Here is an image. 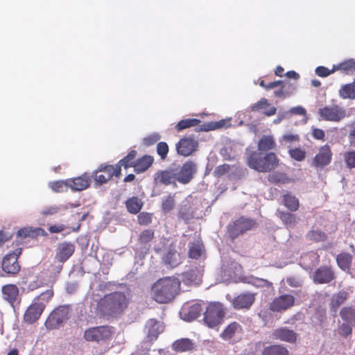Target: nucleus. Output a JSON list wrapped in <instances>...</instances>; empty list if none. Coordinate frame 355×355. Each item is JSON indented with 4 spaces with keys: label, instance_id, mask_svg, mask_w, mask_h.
<instances>
[{
    "label": "nucleus",
    "instance_id": "1",
    "mask_svg": "<svg viewBox=\"0 0 355 355\" xmlns=\"http://www.w3.org/2000/svg\"><path fill=\"white\" fill-rule=\"evenodd\" d=\"M128 304V300L123 292H113L99 300L95 312L102 317H112L123 313Z\"/></svg>",
    "mask_w": 355,
    "mask_h": 355
},
{
    "label": "nucleus",
    "instance_id": "2",
    "mask_svg": "<svg viewBox=\"0 0 355 355\" xmlns=\"http://www.w3.org/2000/svg\"><path fill=\"white\" fill-rule=\"evenodd\" d=\"M180 285L181 282L175 277L161 278L152 286V297L158 303H168L179 293Z\"/></svg>",
    "mask_w": 355,
    "mask_h": 355
},
{
    "label": "nucleus",
    "instance_id": "3",
    "mask_svg": "<svg viewBox=\"0 0 355 355\" xmlns=\"http://www.w3.org/2000/svg\"><path fill=\"white\" fill-rule=\"evenodd\" d=\"M246 164L252 169L260 173L270 172L277 168L280 159L275 153L263 154L259 151H250L246 157Z\"/></svg>",
    "mask_w": 355,
    "mask_h": 355
},
{
    "label": "nucleus",
    "instance_id": "4",
    "mask_svg": "<svg viewBox=\"0 0 355 355\" xmlns=\"http://www.w3.org/2000/svg\"><path fill=\"white\" fill-rule=\"evenodd\" d=\"M115 329L110 325H100L86 329L83 333V338L89 343L106 344L114 338Z\"/></svg>",
    "mask_w": 355,
    "mask_h": 355
},
{
    "label": "nucleus",
    "instance_id": "5",
    "mask_svg": "<svg viewBox=\"0 0 355 355\" xmlns=\"http://www.w3.org/2000/svg\"><path fill=\"white\" fill-rule=\"evenodd\" d=\"M225 314L220 303H210L204 313V322L209 328H214L223 322Z\"/></svg>",
    "mask_w": 355,
    "mask_h": 355
},
{
    "label": "nucleus",
    "instance_id": "6",
    "mask_svg": "<svg viewBox=\"0 0 355 355\" xmlns=\"http://www.w3.org/2000/svg\"><path fill=\"white\" fill-rule=\"evenodd\" d=\"M69 306L62 305L55 309L48 316L45 321V327L47 329H58L60 325L69 319Z\"/></svg>",
    "mask_w": 355,
    "mask_h": 355
},
{
    "label": "nucleus",
    "instance_id": "7",
    "mask_svg": "<svg viewBox=\"0 0 355 355\" xmlns=\"http://www.w3.org/2000/svg\"><path fill=\"white\" fill-rule=\"evenodd\" d=\"M121 169L116 168L113 165L101 164L98 168L95 170L92 175L97 185H102L107 183L113 176L120 177Z\"/></svg>",
    "mask_w": 355,
    "mask_h": 355
},
{
    "label": "nucleus",
    "instance_id": "8",
    "mask_svg": "<svg viewBox=\"0 0 355 355\" xmlns=\"http://www.w3.org/2000/svg\"><path fill=\"white\" fill-rule=\"evenodd\" d=\"M318 114L322 120L333 122H339L346 116L345 110L336 104L320 108Z\"/></svg>",
    "mask_w": 355,
    "mask_h": 355
},
{
    "label": "nucleus",
    "instance_id": "9",
    "mask_svg": "<svg viewBox=\"0 0 355 355\" xmlns=\"http://www.w3.org/2000/svg\"><path fill=\"white\" fill-rule=\"evenodd\" d=\"M254 225L255 222L253 220L241 217L229 225L227 230L229 236L233 240L251 230Z\"/></svg>",
    "mask_w": 355,
    "mask_h": 355
},
{
    "label": "nucleus",
    "instance_id": "10",
    "mask_svg": "<svg viewBox=\"0 0 355 355\" xmlns=\"http://www.w3.org/2000/svg\"><path fill=\"white\" fill-rule=\"evenodd\" d=\"M295 297L291 294H283L273 299L269 305V309L273 312L285 311L295 305Z\"/></svg>",
    "mask_w": 355,
    "mask_h": 355
},
{
    "label": "nucleus",
    "instance_id": "11",
    "mask_svg": "<svg viewBox=\"0 0 355 355\" xmlns=\"http://www.w3.org/2000/svg\"><path fill=\"white\" fill-rule=\"evenodd\" d=\"M21 249H17L15 252L6 254L2 260V270L9 275H16L20 270L18 257Z\"/></svg>",
    "mask_w": 355,
    "mask_h": 355
},
{
    "label": "nucleus",
    "instance_id": "12",
    "mask_svg": "<svg viewBox=\"0 0 355 355\" xmlns=\"http://www.w3.org/2000/svg\"><path fill=\"white\" fill-rule=\"evenodd\" d=\"M333 153L331 147L324 144L319 148L318 153L312 160V166L316 168H323L329 165L332 160Z\"/></svg>",
    "mask_w": 355,
    "mask_h": 355
},
{
    "label": "nucleus",
    "instance_id": "13",
    "mask_svg": "<svg viewBox=\"0 0 355 355\" xmlns=\"http://www.w3.org/2000/svg\"><path fill=\"white\" fill-rule=\"evenodd\" d=\"M198 141L191 137L181 138L175 144L176 150L178 155L188 157L197 150Z\"/></svg>",
    "mask_w": 355,
    "mask_h": 355
},
{
    "label": "nucleus",
    "instance_id": "14",
    "mask_svg": "<svg viewBox=\"0 0 355 355\" xmlns=\"http://www.w3.org/2000/svg\"><path fill=\"white\" fill-rule=\"evenodd\" d=\"M196 164L193 161L189 160L183 164L180 171L176 174L175 179L180 183L187 184L193 178L196 173Z\"/></svg>",
    "mask_w": 355,
    "mask_h": 355
},
{
    "label": "nucleus",
    "instance_id": "15",
    "mask_svg": "<svg viewBox=\"0 0 355 355\" xmlns=\"http://www.w3.org/2000/svg\"><path fill=\"white\" fill-rule=\"evenodd\" d=\"M255 301V294L250 292L242 293L232 300V306L237 310L249 309Z\"/></svg>",
    "mask_w": 355,
    "mask_h": 355
},
{
    "label": "nucleus",
    "instance_id": "16",
    "mask_svg": "<svg viewBox=\"0 0 355 355\" xmlns=\"http://www.w3.org/2000/svg\"><path fill=\"white\" fill-rule=\"evenodd\" d=\"M44 308L42 304L37 303L34 301L26 309L24 315V320L28 324H33L37 320Z\"/></svg>",
    "mask_w": 355,
    "mask_h": 355
},
{
    "label": "nucleus",
    "instance_id": "17",
    "mask_svg": "<svg viewBox=\"0 0 355 355\" xmlns=\"http://www.w3.org/2000/svg\"><path fill=\"white\" fill-rule=\"evenodd\" d=\"M272 338L290 343H295L297 340V334L293 330L284 327L275 329L272 334Z\"/></svg>",
    "mask_w": 355,
    "mask_h": 355
},
{
    "label": "nucleus",
    "instance_id": "18",
    "mask_svg": "<svg viewBox=\"0 0 355 355\" xmlns=\"http://www.w3.org/2000/svg\"><path fill=\"white\" fill-rule=\"evenodd\" d=\"M250 111L252 112H262L266 116H271L276 114L277 108L270 105L268 99L262 98L250 106Z\"/></svg>",
    "mask_w": 355,
    "mask_h": 355
},
{
    "label": "nucleus",
    "instance_id": "19",
    "mask_svg": "<svg viewBox=\"0 0 355 355\" xmlns=\"http://www.w3.org/2000/svg\"><path fill=\"white\" fill-rule=\"evenodd\" d=\"M75 251V245L71 242H63L59 244L55 254V259L60 263L68 260Z\"/></svg>",
    "mask_w": 355,
    "mask_h": 355
},
{
    "label": "nucleus",
    "instance_id": "20",
    "mask_svg": "<svg viewBox=\"0 0 355 355\" xmlns=\"http://www.w3.org/2000/svg\"><path fill=\"white\" fill-rule=\"evenodd\" d=\"M334 273L328 266H321L313 274V281L318 284H327L334 279Z\"/></svg>",
    "mask_w": 355,
    "mask_h": 355
},
{
    "label": "nucleus",
    "instance_id": "21",
    "mask_svg": "<svg viewBox=\"0 0 355 355\" xmlns=\"http://www.w3.org/2000/svg\"><path fill=\"white\" fill-rule=\"evenodd\" d=\"M176 173L171 170L158 171L154 174L153 181L155 185H169L176 180Z\"/></svg>",
    "mask_w": 355,
    "mask_h": 355
},
{
    "label": "nucleus",
    "instance_id": "22",
    "mask_svg": "<svg viewBox=\"0 0 355 355\" xmlns=\"http://www.w3.org/2000/svg\"><path fill=\"white\" fill-rule=\"evenodd\" d=\"M202 312L200 304L196 303L193 304H185L181 311L183 319L186 321L191 322L198 318Z\"/></svg>",
    "mask_w": 355,
    "mask_h": 355
},
{
    "label": "nucleus",
    "instance_id": "23",
    "mask_svg": "<svg viewBox=\"0 0 355 355\" xmlns=\"http://www.w3.org/2000/svg\"><path fill=\"white\" fill-rule=\"evenodd\" d=\"M3 299L7 301L12 307L19 297L18 287L12 284H6L1 288Z\"/></svg>",
    "mask_w": 355,
    "mask_h": 355
},
{
    "label": "nucleus",
    "instance_id": "24",
    "mask_svg": "<svg viewBox=\"0 0 355 355\" xmlns=\"http://www.w3.org/2000/svg\"><path fill=\"white\" fill-rule=\"evenodd\" d=\"M91 183L90 177L87 174L81 176L68 179V187L73 191H83L88 188Z\"/></svg>",
    "mask_w": 355,
    "mask_h": 355
},
{
    "label": "nucleus",
    "instance_id": "25",
    "mask_svg": "<svg viewBox=\"0 0 355 355\" xmlns=\"http://www.w3.org/2000/svg\"><path fill=\"white\" fill-rule=\"evenodd\" d=\"M145 329L147 330V338L150 341L156 340L159 334L163 331L162 326L155 318L147 320Z\"/></svg>",
    "mask_w": 355,
    "mask_h": 355
},
{
    "label": "nucleus",
    "instance_id": "26",
    "mask_svg": "<svg viewBox=\"0 0 355 355\" xmlns=\"http://www.w3.org/2000/svg\"><path fill=\"white\" fill-rule=\"evenodd\" d=\"M154 158L153 156L145 155L136 159L134 171L137 173H144L152 166Z\"/></svg>",
    "mask_w": 355,
    "mask_h": 355
},
{
    "label": "nucleus",
    "instance_id": "27",
    "mask_svg": "<svg viewBox=\"0 0 355 355\" xmlns=\"http://www.w3.org/2000/svg\"><path fill=\"white\" fill-rule=\"evenodd\" d=\"M349 298V293L345 291H340L337 293H335L332 295L331 302L329 303L330 309L336 313L338 309L345 302V301Z\"/></svg>",
    "mask_w": 355,
    "mask_h": 355
},
{
    "label": "nucleus",
    "instance_id": "28",
    "mask_svg": "<svg viewBox=\"0 0 355 355\" xmlns=\"http://www.w3.org/2000/svg\"><path fill=\"white\" fill-rule=\"evenodd\" d=\"M242 332V327L237 322H231L220 334V336L224 340H230L236 334Z\"/></svg>",
    "mask_w": 355,
    "mask_h": 355
},
{
    "label": "nucleus",
    "instance_id": "29",
    "mask_svg": "<svg viewBox=\"0 0 355 355\" xmlns=\"http://www.w3.org/2000/svg\"><path fill=\"white\" fill-rule=\"evenodd\" d=\"M163 261L166 266L175 268L181 263V256L175 249H169L164 255Z\"/></svg>",
    "mask_w": 355,
    "mask_h": 355
},
{
    "label": "nucleus",
    "instance_id": "30",
    "mask_svg": "<svg viewBox=\"0 0 355 355\" xmlns=\"http://www.w3.org/2000/svg\"><path fill=\"white\" fill-rule=\"evenodd\" d=\"M277 216L287 228L294 227L297 223L296 216L291 212L278 209Z\"/></svg>",
    "mask_w": 355,
    "mask_h": 355
},
{
    "label": "nucleus",
    "instance_id": "31",
    "mask_svg": "<svg viewBox=\"0 0 355 355\" xmlns=\"http://www.w3.org/2000/svg\"><path fill=\"white\" fill-rule=\"evenodd\" d=\"M17 236L24 239L26 237H37L38 236H47L46 231L41 227H24L17 231Z\"/></svg>",
    "mask_w": 355,
    "mask_h": 355
},
{
    "label": "nucleus",
    "instance_id": "32",
    "mask_svg": "<svg viewBox=\"0 0 355 355\" xmlns=\"http://www.w3.org/2000/svg\"><path fill=\"white\" fill-rule=\"evenodd\" d=\"M338 94L342 99H355V79L351 83L341 85Z\"/></svg>",
    "mask_w": 355,
    "mask_h": 355
},
{
    "label": "nucleus",
    "instance_id": "33",
    "mask_svg": "<svg viewBox=\"0 0 355 355\" xmlns=\"http://www.w3.org/2000/svg\"><path fill=\"white\" fill-rule=\"evenodd\" d=\"M275 147L276 143L272 135H263L258 142V150L260 152H268L270 150L275 149Z\"/></svg>",
    "mask_w": 355,
    "mask_h": 355
},
{
    "label": "nucleus",
    "instance_id": "34",
    "mask_svg": "<svg viewBox=\"0 0 355 355\" xmlns=\"http://www.w3.org/2000/svg\"><path fill=\"white\" fill-rule=\"evenodd\" d=\"M283 205L291 211H296L300 207V202L297 197L286 193L282 196Z\"/></svg>",
    "mask_w": 355,
    "mask_h": 355
},
{
    "label": "nucleus",
    "instance_id": "35",
    "mask_svg": "<svg viewBox=\"0 0 355 355\" xmlns=\"http://www.w3.org/2000/svg\"><path fill=\"white\" fill-rule=\"evenodd\" d=\"M137 152L135 150H130L128 154L121 159L114 166L116 168H120L121 170V167H124L125 168L133 167L135 165L136 162V156Z\"/></svg>",
    "mask_w": 355,
    "mask_h": 355
},
{
    "label": "nucleus",
    "instance_id": "36",
    "mask_svg": "<svg viewBox=\"0 0 355 355\" xmlns=\"http://www.w3.org/2000/svg\"><path fill=\"white\" fill-rule=\"evenodd\" d=\"M261 355H289V352L283 345H271L263 348Z\"/></svg>",
    "mask_w": 355,
    "mask_h": 355
},
{
    "label": "nucleus",
    "instance_id": "37",
    "mask_svg": "<svg viewBox=\"0 0 355 355\" xmlns=\"http://www.w3.org/2000/svg\"><path fill=\"white\" fill-rule=\"evenodd\" d=\"M125 204L128 211L132 214L139 213L143 207L141 200L137 196L129 198Z\"/></svg>",
    "mask_w": 355,
    "mask_h": 355
},
{
    "label": "nucleus",
    "instance_id": "38",
    "mask_svg": "<svg viewBox=\"0 0 355 355\" xmlns=\"http://www.w3.org/2000/svg\"><path fill=\"white\" fill-rule=\"evenodd\" d=\"M194 348V345L189 338H182L173 343V349L178 352L191 351Z\"/></svg>",
    "mask_w": 355,
    "mask_h": 355
},
{
    "label": "nucleus",
    "instance_id": "39",
    "mask_svg": "<svg viewBox=\"0 0 355 355\" xmlns=\"http://www.w3.org/2000/svg\"><path fill=\"white\" fill-rule=\"evenodd\" d=\"M267 179L268 182L275 184H284L291 182V179L284 173L273 171L268 174Z\"/></svg>",
    "mask_w": 355,
    "mask_h": 355
},
{
    "label": "nucleus",
    "instance_id": "40",
    "mask_svg": "<svg viewBox=\"0 0 355 355\" xmlns=\"http://www.w3.org/2000/svg\"><path fill=\"white\" fill-rule=\"evenodd\" d=\"M340 70L346 74H350L355 71V60L349 59L343 61L338 65H334L333 71Z\"/></svg>",
    "mask_w": 355,
    "mask_h": 355
},
{
    "label": "nucleus",
    "instance_id": "41",
    "mask_svg": "<svg viewBox=\"0 0 355 355\" xmlns=\"http://www.w3.org/2000/svg\"><path fill=\"white\" fill-rule=\"evenodd\" d=\"M200 281L199 272L196 270H189L182 274V282L187 286L198 284Z\"/></svg>",
    "mask_w": 355,
    "mask_h": 355
},
{
    "label": "nucleus",
    "instance_id": "42",
    "mask_svg": "<svg viewBox=\"0 0 355 355\" xmlns=\"http://www.w3.org/2000/svg\"><path fill=\"white\" fill-rule=\"evenodd\" d=\"M340 316L344 322L355 324V308L352 306L343 307L340 311Z\"/></svg>",
    "mask_w": 355,
    "mask_h": 355
},
{
    "label": "nucleus",
    "instance_id": "43",
    "mask_svg": "<svg viewBox=\"0 0 355 355\" xmlns=\"http://www.w3.org/2000/svg\"><path fill=\"white\" fill-rule=\"evenodd\" d=\"M302 261L306 268H311L320 262V256L317 252H309L302 257Z\"/></svg>",
    "mask_w": 355,
    "mask_h": 355
},
{
    "label": "nucleus",
    "instance_id": "44",
    "mask_svg": "<svg viewBox=\"0 0 355 355\" xmlns=\"http://www.w3.org/2000/svg\"><path fill=\"white\" fill-rule=\"evenodd\" d=\"M189 257L191 259H198L201 256L203 250V244L201 241H197L189 243Z\"/></svg>",
    "mask_w": 355,
    "mask_h": 355
},
{
    "label": "nucleus",
    "instance_id": "45",
    "mask_svg": "<svg viewBox=\"0 0 355 355\" xmlns=\"http://www.w3.org/2000/svg\"><path fill=\"white\" fill-rule=\"evenodd\" d=\"M352 260V255L347 252L339 254L336 258L338 266L343 270H347L350 268Z\"/></svg>",
    "mask_w": 355,
    "mask_h": 355
},
{
    "label": "nucleus",
    "instance_id": "46",
    "mask_svg": "<svg viewBox=\"0 0 355 355\" xmlns=\"http://www.w3.org/2000/svg\"><path fill=\"white\" fill-rule=\"evenodd\" d=\"M178 216L180 219L183 220L186 223L193 218L194 214L189 204H182L180 206L179 209Z\"/></svg>",
    "mask_w": 355,
    "mask_h": 355
},
{
    "label": "nucleus",
    "instance_id": "47",
    "mask_svg": "<svg viewBox=\"0 0 355 355\" xmlns=\"http://www.w3.org/2000/svg\"><path fill=\"white\" fill-rule=\"evenodd\" d=\"M306 239L312 242H322L327 239V235L324 232L318 230H312L307 232Z\"/></svg>",
    "mask_w": 355,
    "mask_h": 355
},
{
    "label": "nucleus",
    "instance_id": "48",
    "mask_svg": "<svg viewBox=\"0 0 355 355\" xmlns=\"http://www.w3.org/2000/svg\"><path fill=\"white\" fill-rule=\"evenodd\" d=\"M200 120L198 119H186L180 121L175 125V128L177 131H181L184 129L195 127L199 125Z\"/></svg>",
    "mask_w": 355,
    "mask_h": 355
},
{
    "label": "nucleus",
    "instance_id": "49",
    "mask_svg": "<svg viewBox=\"0 0 355 355\" xmlns=\"http://www.w3.org/2000/svg\"><path fill=\"white\" fill-rule=\"evenodd\" d=\"M155 238V232L151 229L143 230L138 239L139 243L141 245H146L151 242Z\"/></svg>",
    "mask_w": 355,
    "mask_h": 355
},
{
    "label": "nucleus",
    "instance_id": "50",
    "mask_svg": "<svg viewBox=\"0 0 355 355\" xmlns=\"http://www.w3.org/2000/svg\"><path fill=\"white\" fill-rule=\"evenodd\" d=\"M53 295L54 292L53 288H49L35 298L34 301H36L37 303L42 304L45 309L46 304L51 300Z\"/></svg>",
    "mask_w": 355,
    "mask_h": 355
},
{
    "label": "nucleus",
    "instance_id": "51",
    "mask_svg": "<svg viewBox=\"0 0 355 355\" xmlns=\"http://www.w3.org/2000/svg\"><path fill=\"white\" fill-rule=\"evenodd\" d=\"M175 205V195H168L162 203V209L164 213H168L172 211Z\"/></svg>",
    "mask_w": 355,
    "mask_h": 355
},
{
    "label": "nucleus",
    "instance_id": "52",
    "mask_svg": "<svg viewBox=\"0 0 355 355\" xmlns=\"http://www.w3.org/2000/svg\"><path fill=\"white\" fill-rule=\"evenodd\" d=\"M49 186L55 192H63L64 189L68 187V180L53 181L50 182Z\"/></svg>",
    "mask_w": 355,
    "mask_h": 355
},
{
    "label": "nucleus",
    "instance_id": "53",
    "mask_svg": "<svg viewBox=\"0 0 355 355\" xmlns=\"http://www.w3.org/2000/svg\"><path fill=\"white\" fill-rule=\"evenodd\" d=\"M343 158L348 168H355V150H352L344 153Z\"/></svg>",
    "mask_w": 355,
    "mask_h": 355
},
{
    "label": "nucleus",
    "instance_id": "54",
    "mask_svg": "<svg viewBox=\"0 0 355 355\" xmlns=\"http://www.w3.org/2000/svg\"><path fill=\"white\" fill-rule=\"evenodd\" d=\"M60 210V207L58 206H46L40 211V215L43 218H46L48 216L56 214Z\"/></svg>",
    "mask_w": 355,
    "mask_h": 355
},
{
    "label": "nucleus",
    "instance_id": "55",
    "mask_svg": "<svg viewBox=\"0 0 355 355\" xmlns=\"http://www.w3.org/2000/svg\"><path fill=\"white\" fill-rule=\"evenodd\" d=\"M354 325L355 324L343 322L342 325L338 328V332L342 337L347 338L352 334V328Z\"/></svg>",
    "mask_w": 355,
    "mask_h": 355
},
{
    "label": "nucleus",
    "instance_id": "56",
    "mask_svg": "<svg viewBox=\"0 0 355 355\" xmlns=\"http://www.w3.org/2000/svg\"><path fill=\"white\" fill-rule=\"evenodd\" d=\"M157 153L162 160L166 159L168 153V146L164 141H160L157 144Z\"/></svg>",
    "mask_w": 355,
    "mask_h": 355
},
{
    "label": "nucleus",
    "instance_id": "57",
    "mask_svg": "<svg viewBox=\"0 0 355 355\" xmlns=\"http://www.w3.org/2000/svg\"><path fill=\"white\" fill-rule=\"evenodd\" d=\"M289 155L295 160L302 162L305 159L306 152L300 148H295L289 150Z\"/></svg>",
    "mask_w": 355,
    "mask_h": 355
},
{
    "label": "nucleus",
    "instance_id": "58",
    "mask_svg": "<svg viewBox=\"0 0 355 355\" xmlns=\"http://www.w3.org/2000/svg\"><path fill=\"white\" fill-rule=\"evenodd\" d=\"M231 125V123L230 120L227 119H222L218 121L212 123L209 125L208 128H205V130H216L218 128H228Z\"/></svg>",
    "mask_w": 355,
    "mask_h": 355
},
{
    "label": "nucleus",
    "instance_id": "59",
    "mask_svg": "<svg viewBox=\"0 0 355 355\" xmlns=\"http://www.w3.org/2000/svg\"><path fill=\"white\" fill-rule=\"evenodd\" d=\"M160 139V135L158 133H153L145 137L142 140V144L146 146H150L155 144Z\"/></svg>",
    "mask_w": 355,
    "mask_h": 355
},
{
    "label": "nucleus",
    "instance_id": "60",
    "mask_svg": "<svg viewBox=\"0 0 355 355\" xmlns=\"http://www.w3.org/2000/svg\"><path fill=\"white\" fill-rule=\"evenodd\" d=\"M138 223L141 225H148L152 223V214L141 212L137 216Z\"/></svg>",
    "mask_w": 355,
    "mask_h": 355
},
{
    "label": "nucleus",
    "instance_id": "61",
    "mask_svg": "<svg viewBox=\"0 0 355 355\" xmlns=\"http://www.w3.org/2000/svg\"><path fill=\"white\" fill-rule=\"evenodd\" d=\"M230 170V165L227 164H224L217 166L215 168V170L214 171V175L215 177L219 178V177L223 175L224 174H225L226 173L229 172Z\"/></svg>",
    "mask_w": 355,
    "mask_h": 355
},
{
    "label": "nucleus",
    "instance_id": "62",
    "mask_svg": "<svg viewBox=\"0 0 355 355\" xmlns=\"http://www.w3.org/2000/svg\"><path fill=\"white\" fill-rule=\"evenodd\" d=\"M311 135L312 137L317 140H325V132L323 130L318 128H311Z\"/></svg>",
    "mask_w": 355,
    "mask_h": 355
},
{
    "label": "nucleus",
    "instance_id": "63",
    "mask_svg": "<svg viewBox=\"0 0 355 355\" xmlns=\"http://www.w3.org/2000/svg\"><path fill=\"white\" fill-rule=\"evenodd\" d=\"M67 227L64 224L51 225L49 227L48 230L51 234L60 233L64 231Z\"/></svg>",
    "mask_w": 355,
    "mask_h": 355
},
{
    "label": "nucleus",
    "instance_id": "64",
    "mask_svg": "<svg viewBox=\"0 0 355 355\" xmlns=\"http://www.w3.org/2000/svg\"><path fill=\"white\" fill-rule=\"evenodd\" d=\"M333 72V69L329 70L328 68L322 66L318 67L315 69L316 74L320 77H327Z\"/></svg>",
    "mask_w": 355,
    "mask_h": 355
}]
</instances>
